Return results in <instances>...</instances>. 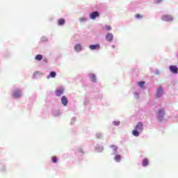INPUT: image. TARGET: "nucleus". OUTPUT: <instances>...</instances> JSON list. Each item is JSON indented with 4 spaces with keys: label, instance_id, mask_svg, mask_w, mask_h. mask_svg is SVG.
<instances>
[{
    "label": "nucleus",
    "instance_id": "1",
    "mask_svg": "<svg viewBox=\"0 0 178 178\" xmlns=\"http://www.w3.org/2000/svg\"><path fill=\"white\" fill-rule=\"evenodd\" d=\"M163 116H165V110L161 108L158 112V118L161 122L163 120Z\"/></svg>",
    "mask_w": 178,
    "mask_h": 178
},
{
    "label": "nucleus",
    "instance_id": "2",
    "mask_svg": "<svg viewBox=\"0 0 178 178\" xmlns=\"http://www.w3.org/2000/svg\"><path fill=\"white\" fill-rule=\"evenodd\" d=\"M89 17L92 20H95L97 17H99V13H98L97 11L92 12L89 15Z\"/></svg>",
    "mask_w": 178,
    "mask_h": 178
},
{
    "label": "nucleus",
    "instance_id": "3",
    "mask_svg": "<svg viewBox=\"0 0 178 178\" xmlns=\"http://www.w3.org/2000/svg\"><path fill=\"white\" fill-rule=\"evenodd\" d=\"M161 20H163V22H172V20H173V17L170 15H165L161 17Z\"/></svg>",
    "mask_w": 178,
    "mask_h": 178
},
{
    "label": "nucleus",
    "instance_id": "4",
    "mask_svg": "<svg viewBox=\"0 0 178 178\" xmlns=\"http://www.w3.org/2000/svg\"><path fill=\"white\" fill-rule=\"evenodd\" d=\"M143 122H138V124H137V125L136 126V128H135V129H136L137 131H139V133L140 132V131H142L143 130Z\"/></svg>",
    "mask_w": 178,
    "mask_h": 178
},
{
    "label": "nucleus",
    "instance_id": "5",
    "mask_svg": "<svg viewBox=\"0 0 178 178\" xmlns=\"http://www.w3.org/2000/svg\"><path fill=\"white\" fill-rule=\"evenodd\" d=\"M170 70L172 72V73H174V74H177L178 68L176 65H170Z\"/></svg>",
    "mask_w": 178,
    "mask_h": 178
},
{
    "label": "nucleus",
    "instance_id": "6",
    "mask_svg": "<svg viewBox=\"0 0 178 178\" xmlns=\"http://www.w3.org/2000/svg\"><path fill=\"white\" fill-rule=\"evenodd\" d=\"M163 94L162 87L159 86L156 92V98H159Z\"/></svg>",
    "mask_w": 178,
    "mask_h": 178
},
{
    "label": "nucleus",
    "instance_id": "7",
    "mask_svg": "<svg viewBox=\"0 0 178 178\" xmlns=\"http://www.w3.org/2000/svg\"><path fill=\"white\" fill-rule=\"evenodd\" d=\"M14 98H19V97H22V91L20 90H17L13 93Z\"/></svg>",
    "mask_w": 178,
    "mask_h": 178
},
{
    "label": "nucleus",
    "instance_id": "8",
    "mask_svg": "<svg viewBox=\"0 0 178 178\" xmlns=\"http://www.w3.org/2000/svg\"><path fill=\"white\" fill-rule=\"evenodd\" d=\"M106 40L108 42H112V40H113V34H112V33H107V35H106Z\"/></svg>",
    "mask_w": 178,
    "mask_h": 178
},
{
    "label": "nucleus",
    "instance_id": "9",
    "mask_svg": "<svg viewBox=\"0 0 178 178\" xmlns=\"http://www.w3.org/2000/svg\"><path fill=\"white\" fill-rule=\"evenodd\" d=\"M61 102L64 106H66L67 105V97H66V96H63L61 98Z\"/></svg>",
    "mask_w": 178,
    "mask_h": 178
},
{
    "label": "nucleus",
    "instance_id": "10",
    "mask_svg": "<svg viewBox=\"0 0 178 178\" xmlns=\"http://www.w3.org/2000/svg\"><path fill=\"white\" fill-rule=\"evenodd\" d=\"M90 49L94 51L95 49H99V44H92L90 46Z\"/></svg>",
    "mask_w": 178,
    "mask_h": 178
},
{
    "label": "nucleus",
    "instance_id": "11",
    "mask_svg": "<svg viewBox=\"0 0 178 178\" xmlns=\"http://www.w3.org/2000/svg\"><path fill=\"white\" fill-rule=\"evenodd\" d=\"M63 94V89H58L56 90V95L57 97H60Z\"/></svg>",
    "mask_w": 178,
    "mask_h": 178
},
{
    "label": "nucleus",
    "instance_id": "12",
    "mask_svg": "<svg viewBox=\"0 0 178 178\" xmlns=\"http://www.w3.org/2000/svg\"><path fill=\"white\" fill-rule=\"evenodd\" d=\"M89 77L91 79V80H92V81H93V83H96L97 82V78L95 77V74H89Z\"/></svg>",
    "mask_w": 178,
    "mask_h": 178
},
{
    "label": "nucleus",
    "instance_id": "13",
    "mask_svg": "<svg viewBox=\"0 0 178 178\" xmlns=\"http://www.w3.org/2000/svg\"><path fill=\"white\" fill-rule=\"evenodd\" d=\"M74 49L76 52H80V51H81V44H76L74 47Z\"/></svg>",
    "mask_w": 178,
    "mask_h": 178
},
{
    "label": "nucleus",
    "instance_id": "14",
    "mask_svg": "<svg viewBox=\"0 0 178 178\" xmlns=\"http://www.w3.org/2000/svg\"><path fill=\"white\" fill-rule=\"evenodd\" d=\"M51 77L53 78V79L55 78V77H56V72H51L50 74H49V75L47 76V79H51Z\"/></svg>",
    "mask_w": 178,
    "mask_h": 178
},
{
    "label": "nucleus",
    "instance_id": "15",
    "mask_svg": "<svg viewBox=\"0 0 178 178\" xmlns=\"http://www.w3.org/2000/svg\"><path fill=\"white\" fill-rule=\"evenodd\" d=\"M133 136L135 137H138L140 136V131H137L136 129L132 131Z\"/></svg>",
    "mask_w": 178,
    "mask_h": 178
},
{
    "label": "nucleus",
    "instance_id": "16",
    "mask_svg": "<svg viewBox=\"0 0 178 178\" xmlns=\"http://www.w3.org/2000/svg\"><path fill=\"white\" fill-rule=\"evenodd\" d=\"M65 21L63 19H60L58 20V26H63V24H65Z\"/></svg>",
    "mask_w": 178,
    "mask_h": 178
},
{
    "label": "nucleus",
    "instance_id": "17",
    "mask_svg": "<svg viewBox=\"0 0 178 178\" xmlns=\"http://www.w3.org/2000/svg\"><path fill=\"white\" fill-rule=\"evenodd\" d=\"M35 60H42V55L38 54L35 58Z\"/></svg>",
    "mask_w": 178,
    "mask_h": 178
},
{
    "label": "nucleus",
    "instance_id": "18",
    "mask_svg": "<svg viewBox=\"0 0 178 178\" xmlns=\"http://www.w3.org/2000/svg\"><path fill=\"white\" fill-rule=\"evenodd\" d=\"M121 156L120 154H116L115 156V161L117 162H120Z\"/></svg>",
    "mask_w": 178,
    "mask_h": 178
},
{
    "label": "nucleus",
    "instance_id": "19",
    "mask_svg": "<svg viewBox=\"0 0 178 178\" xmlns=\"http://www.w3.org/2000/svg\"><path fill=\"white\" fill-rule=\"evenodd\" d=\"M148 165V159H144L143 161V166Z\"/></svg>",
    "mask_w": 178,
    "mask_h": 178
},
{
    "label": "nucleus",
    "instance_id": "20",
    "mask_svg": "<svg viewBox=\"0 0 178 178\" xmlns=\"http://www.w3.org/2000/svg\"><path fill=\"white\" fill-rule=\"evenodd\" d=\"M51 161L53 162V163H56V162H58V158L55 156L51 157Z\"/></svg>",
    "mask_w": 178,
    "mask_h": 178
},
{
    "label": "nucleus",
    "instance_id": "21",
    "mask_svg": "<svg viewBox=\"0 0 178 178\" xmlns=\"http://www.w3.org/2000/svg\"><path fill=\"white\" fill-rule=\"evenodd\" d=\"M145 84V81H140V82H138V86L140 87H141L142 88H144V86Z\"/></svg>",
    "mask_w": 178,
    "mask_h": 178
},
{
    "label": "nucleus",
    "instance_id": "22",
    "mask_svg": "<svg viewBox=\"0 0 178 178\" xmlns=\"http://www.w3.org/2000/svg\"><path fill=\"white\" fill-rule=\"evenodd\" d=\"M37 76H41L40 72H36L33 74V78L36 79Z\"/></svg>",
    "mask_w": 178,
    "mask_h": 178
},
{
    "label": "nucleus",
    "instance_id": "23",
    "mask_svg": "<svg viewBox=\"0 0 178 178\" xmlns=\"http://www.w3.org/2000/svg\"><path fill=\"white\" fill-rule=\"evenodd\" d=\"M136 19H143V15L140 14H136Z\"/></svg>",
    "mask_w": 178,
    "mask_h": 178
},
{
    "label": "nucleus",
    "instance_id": "24",
    "mask_svg": "<svg viewBox=\"0 0 178 178\" xmlns=\"http://www.w3.org/2000/svg\"><path fill=\"white\" fill-rule=\"evenodd\" d=\"M113 124L114 126H119V124H120V122L115 121V122H113Z\"/></svg>",
    "mask_w": 178,
    "mask_h": 178
},
{
    "label": "nucleus",
    "instance_id": "25",
    "mask_svg": "<svg viewBox=\"0 0 178 178\" xmlns=\"http://www.w3.org/2000/svg\"><path fill=\"white\" fill-rule=\"evenodd\" d=\"M111 148H113V151H118V147L115 145H111Z\"/></svg>",
    "mask_w": 178,
    "mask_h": 178
},
{
    "label": "nucleus",
    "instance_id": "26",
    "mask_svg": "<svg viewBox=\"0 0 178 178\" xmlns=\"http://www.w3.org/2000/svg\"><path fill=\"white\" fill-rule=\"evenodd\" d=\"M106 29L110 31L111 30H112V27H111V26H106Z\"/></svg>",
    "mask_w": 178,
    "mask_h": 178
},
{
    "label": "nucleus",
    "instance_id": "27",
    "mask_svg": "<svg viewBox=\"0 0 178 178\" xmlns=\"http://www.w3.org/2000/svg\"><path fill=\"white\" fill-rule=\"evenodd\" d=\"M163 0H154V3H161Z\"/></svg>",
    "mask_w": 178,
    "mask_h": 178
},
{
    "label": "nucleus",
    "instance_id": "28",
    "mask_svg": "<svg viewBox=\"0 0 178 178\" xmlns=\"http://www.w3.org/2000/svg\"><path fill=\"white\" fill-rule=\"evenodd\" d=\"M86 18H84V17H81V18H80V22H86Z\"/></svg>",
    "mask_w": 178,
    "mask_h": 178
},
{
    "label": "nucleus",
    "instance_id": "29",
    "mask_svg": "<svg viewBox=\"0 0 178 178\" xmlns=\"http://www.w3.org/2000/svg\"><path fill=\"white\" fill-rule=\"evenodd\" d=\"M43 62H44V63H47V62H48V60L44 59V60H43Z\"/></svg>",
    "mask_w": 178,
    "mask_h": 178
},
{
    "label": "nucleus",
    "instance_id": "30",
    "mask_svg": "<svg viewBox=\"0 0 178 178\" xmlns=\"http://www.w3.org/2000/svg\"><path fill=\"white\" fill-rule=\"evenodd\" d=\"M112 48H115V46H113Z\"/></svg>",
    "mask_w": 178,
    "mask_h": 178
}]
</instances>
